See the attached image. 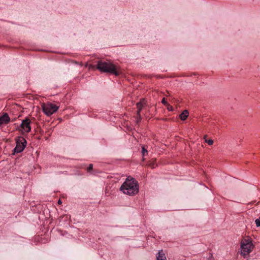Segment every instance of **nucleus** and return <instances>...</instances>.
Here are the masks:
<instances>
[{
    "mask_svg": "<svg viewBox=\"0 0 260 260\" xmlns=\"http://www.w3.org/2000/svg\"><path fill=\"white\" fill-rule=\"evenodd\" d=\"M120 190L124 194L134 196L139 192V185L136 180L131 177H128L120 188Z\"/></svg>",
    "mask_w": 260,
    "mask_h": 260,
    "instance_id": "f257e3e1",
    "label": "nucleus"
},
{
    "mask_svg": "<svg viewBox=\"0 0 260 260\" xmlns=\"http://www.w3.org/2000/svg\"><path fill=\"white\" fill-rule=\"evenodd\" d=\"M96 69L102 72L109 73L116 76H118L121 73L118 68L114 64L103 60L98 61Z\"/></svg>",
    "mask_w": 260,
    "mask_h": 260,
    "instance_id": "f03ea898",
    "label": "nucleus"
},
{
    "mask_svg": "<svg viewBox=\"0 0 260 260\" xmlns=\"http://www.w3.org/2000/svg\"><path fill=\"white\" fill-rule=\"evenodd\" d=\"M240 246L241 254L244 258H247L254 247L252 240L249 238L243 239L241 240Z\"/></svg>",
    "mask_w": 260,
    "mask_h": 260,
    "instance_id": "7ed1b4c3",
    "label": "nucleus"
},
{
    "mask_svg": "<svg viewBox=\"0 0 260 260\" xmlns=\"http://www.w3.org/2000/svg\"><path fill=\"white\" fill-rule=\"evenodd\" d=\"M43 112L48 116H51L54 113L56 112L58 109V106L51 103H47L42 105Z\"/></svg>",
    "mask_w": 260,
    "mask_h": 260,
    "instance_id": "20e7f679",
    "label": "nucleus"
},
{
    "mask_svg": "<svg viewBox=\"0 0 260 260\" xmlns=\"http://www.w3.org/2000/svg\"><path fill=\"white\" fill-rule=\"evenodd\" d=\"M26 141L23 137H19L16 141V146L14 149V153L21 152L26 147Z\"/></svg>",
    "mask_w": 260,
    "mask_h": 260,
    "instance_id": "39448f33",
    "label": "nucleus"
},
{
    "mask_svg": "<svg viewBox=\"0 0 260 260\" xmlns=\"http://www.w3.org/2000/svg\"><path fill=\"white\" fill-rule=\"evenodd\" d=\"M30 120L26 118L22 121L21 126L23 130L26 133H28L31 130V127L30 125Z\"/></svg>",
    "mask_w": 260,
    "mask_h": 260,
    "instance_id": "423d86ee",
    "label": "nucleus"
},
{
    "mask_svg": "<svg viewBox=\"0 0 260 260\" xmlns=\"http://www.w3.org/2000/svg\"><path fill=\"white\" fill-rule=\"evenodd\" d=\"M10 121V118L7 113H4L0 116V125L3 124H8Z\"/></svg>",
    "mask_w": 260,
    "mask_h": 260,
    "instance_id": "0eeeda50",
    "label": "nucleus"
},
{
    "mask_svg": "<svg viewBox=\"0 0 260 260\" xmlns=\"http://www.w3.org/2000/svg\"><path fill=\"white\" fill-rule=\"evenodd\" d=\"M137 107L138 108L137 110V113L140 114V112L142 110V109L144 107V105H145V103L144 102V100H141L139 102L137 103Z\"/></svg>",
    "mask_w": 260,
    "mask_h": 260,
    "instance_id": "6e6552de",
    "label": "nucleus"
},
{
    "mask_svg": "<svg viewBox=\"0 0 260 260\" xmlns=\"http://www.w3.org/2000/svg\"><path fill=\"white\" fill-rule=\"evenodd\" d=\"M156 258L157 260H166V257L162 250L158 251Z\"/></svg>",
    "mask_w": 260,
    "mask_h": 260,
    "instance_id": "1a4fd4ad",
    "label": "nucleus"
},
{
    "mask_svg": "<svg viewBox=\"0 0 260 260\" xmlns=\"http://www.w3.org/2000/svg\"><path fill=\"white\" fill-rule=\"evenodd\" d=\"M188 112L187 110L183 111V112L180 115V117L181 120H185L188 116Z\"/></svg>",
    "mask_w": 260,
    "mask_h": 260,
    "instance_id": "9d476101",
    "label": "nucleus"
},
{
    "mask_svg": "<svg viewBox=\"0 0 260 260\" xmlns=\"http://www.w3.org/2000/svg\"><path fill=\"white\" fill-rule=\"evenodd\" d=\"M148 166L151 168H155L157 166L155 160H152L148 164Z\"/></svg>",
    "mask_w": 260,
    "mask_h": 260,
    "instance_id": "9b49d317",
    "label": "nucleus"
},
{
    "mask_svg": "<svg viewBox=\"0 0 260 260\" xmlns=\"http://www.w3.org/2000/svg\"><path fill=\"white\" fill-rule=\"evenodd\" d=\"M136 122L137 123H138L139 122H140L141 120V114H139V113H137V115L136 116Z\"/></svg>",
    "mask_w": 260,
    "mask_h": 260,
    "instance_id": "f8f14e48",
    "label": "nucleus"
},
{
    "mask_svg": "<svg viewBox=\"0 0 260 260\" xmlns=\"http://www.w3.org/2000/svg\"><path fill=\"white\" fill-rule=\"evenodd\" d=\"M142 153L143 156H144L146 154H148L147 150L145 149L144 146L142 147Z\"/></svg>",
    "mask_w": 260,
    "mask_h": 260,
    "instance_id": "ddd939ff",
    "label": "nucleus"
},
{
    "mask_svg": "<svg viewBox=\"0 0 260 260\" xmlns=\"http://www.w3.org/2000/svg\"><path fill=\"white\" fill-rule=\"evenodd\" d=\"M206 137L207 136H205V137H204L205 142L206 143H207L209 145H212L213 144V143H214L213 141L212 140H211V139H209V140L206 139Z\"/></svg>",
    "mask_w": 260,
    "mask_h": 260,
    "instance_id": "4468645a",
    "label": "nucleus"
},
{
    "mask_svg": "<svg viewBox=\"0 0 260 260\" xmlns=\"http://www.w3.org/2000/svg\"><path fill=\"white\" fill-rule=\"evenodd\" d=\"M255 222L257 227L260 226V217L255 220Z\"/></svg>",
    "mask_w": 260,
    "mask_h": 260,
    "instance_id": "2eb2a0df",
    "label": "nucleus"
},
{
    "mask_svg": "<svg viewBox=\"0 0 260 260\" xmlns=\"http://www.w3.org/2000/svg\"><path fill=\"white\" fill-rule=\"evenodd\" d=\"M92 169H93L92 164H90L87 169V172H89L90 171H91L92 170Z\"/></svg>",
    "mask_w": 260,
    "mask_h": 260,
    "instance_id": "dca6fc26",
    "label": "nucleus"
},
{
    "mask_svg": "<svg viewBox=\"0 0 260 260\" xmlns=\"http://www.w3.org/2000/svg\"><path fill=\"white\" fill-rule=\"evenodd\" d=\"M161 103L164 104V105H167L168 104V103L166 101L165 98H163L162 101H161Z\"/></svg>",
    "mask_w": 260,
    "mask_h": 260,
    "instance_id": "f3484780",
    "label": "nucleus"
},
{
    "mask_svg": "<svg viewBox=\"0 0 260 260\" xmlns=\"http://www.w3.org/2000/svg\"><path fill=\"white\" fill-rule=\"evenodd\" d=\"M62 203L61 201L60 200H59L58 201V204H61Z\"/></svg>",
    "mask_w": 260,
    "mask_h": 260,
    "instance_id": "a211bd4d",
    "label": "nucleus"
}]
</instances>
